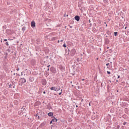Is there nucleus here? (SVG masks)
Listing matches in <instances>:
<instances>
[{
	"label": "nucleus",
	"mask_w": 129,
	"mask_h": 129,
	"mask_svg": "<svg viewBox=\"0 0 129 129\" xmlns=\"http://www.w3.org/2000/svg\"><path fill=\"white\" fill-rule=\"evenodd\" d=\"M107 35H109V34H110V33H109V32H107Z\"/></svg>",
	"instance_id": "43"
},
{
	"label": "nucleus",
	"mask_w": 129,
	"mask_h": 129,
	"mask_svg": "<svg viewBox=\"0 0 129 129\" xmlns=\"http://www.w3.org/2000/svg\"><path fill=\"white\" fill-rule=\"evenodd\" d=\"M120 76H118L117 79H118V78H120Z\"/></svg>",
	"instance_id": "40"
},
{
	"label": "nucleus",
	"mask_w": 129,
	"mask_h": 129,
	"mask_svg": "<svg viewBox=\"0 0 129 129\" xmlns=\"http://www.w3.org/2000/svg\"><path fill=\"white\" fill-rule=\"evenodd\" d=\"M59 95H61V94H62L61 92H60V93H58Z\"/></svg>",
	"instance_id": "34"
},
{
	"label": "nucleus",
	"mask_w": 129,
	"mask_h": 129,
	"mask_svg": "<svg viewBox=\"0 0 129 129\" xmlns=\"http://www.w3.org/2000/svg\"><path fill=\"white\" fill-rule=\"evenodd\" d=\"M3 28H5V26H3Z\"/></svg>",
	"instance_id": "64"
},
{
	"label": "nucleus",
	"mask_w": 129,
	"mask_h": 129,
	"mask_svg": "<svg viewBox=\"0 0 129 129\" xmlns=\"http://www.w3.org/2000/svg\"><path fill=\"white\" fill-rule=\"evenodd\" d=\"M8 41V39H4V42H7Z\"/></svg>",
	"instance_id": "36"
},
{
	"label": "nucleus",
	"mask_w": 129,
	"mask_h": 129,
	"mask_svg": "<svg viewBox=\"0 0 129 129\" xmlns=\"http://www.w3.org/2000/svg\"><path fill=\"white\" fill-rule=\"evenodd\" d=\"M38 119H40V116H38Z\"/></svg>",
	"instance_id": "45"
},
{
	"label": "nucleus",
	"mask_w": 129,
	"mask_h": 129,
	"mask_svg": "<svg viewBox=\"0 0 129 129\" xmlns=\"http://www.w3.org/2000/svg\"><path fill=\"white\" fill-rule=\"evenodd\" d=\"M7 51H8V52H9V53H10V52H11V49H7Z\"/></svg>",
	"instance_id": "31"
},
{
	"label": "nucleus",
	"mask_w": 129,
	"mask_h": 129,
	"mask_svg": "<svg viewBox=\"0 0 129 129\" xmlns=\"http://www.w3.org/2000/svg\"><path fill=\"white\" fill-rule=\"evenodd\" d=\"M75 20L77 21V22H79V21H80V17L78 15H76L75 17Z\"/></svg>",
	"instance_id": "6"
},
{
	"label": "nucleus",
	"mask_w": 129,
	"mask_h": 129,
	"mask_svg": "<svg viewBox=\"0 0 129 129\" xmlns=\"http://www.w3.org/2000/svg\"><path fill=\"white\" fill-rule=\"evenodd\" d=\"M107 74H108L109 75L111 74V73H110V72H109V71H107Z\"/></svg>",
	"instance_id": "27"
},
{
	"label": "nucleus",
	"mask_w": 129,
	"mask_h": 129,
	"mask_svg": "<svg viewBox=\"0 0 129 129\" xmlns=\"http://www.w3.org/2000/svg\"><path fill=\"white\" fill-rule=\"evenodd\" d=\"M41 83L42 85H44V86L46 85L47 84V80H46L45 79H43L41 80Z\"/></svg>",
	"instance_id": "4"
},
{
	"label": "nucleus",
	"mask_w": 129,
	"mask_h": 129,
	"mask_svg": "<svg viewBox=\"0 0 129 129\" xmlns=\"http://www.w3.org/2000/svg\"><path fill=\"white\" fill-rule=\"evenodd\" d=\"M31 26L32 28H35L36 27V23L34 21H32L31 23Z\"/></svg>",
	"instance_id": "5"
},
{
	"label": "nucleus",
	"mask_w": 129,
	"mask_h": 129,
	"mask_svg": "<svg viewBox=\"0 0 129 129\" xmlns=\"http://www.w3.org/2000/svg\"><path fill=\"white\" fill-rule=\"evenodd\" d=\"M19 85H22V84H20Z\"/></svg>",
	"instance_id": "62"
},
{
	"label": "nucleus",
	"mask_w": 129,
	"mask_h": 129,
	"mask_svg": "<svg viewBox=\"0 0 129 129\" xmlns=\"http://www.w3.org/2000/svg\"><path fill=\"white\" fill-rule=\"evenodd\" d=\"M120 126L119 125H117V126L116 127L115 129H119Z\"/></svg>",
	"instance_id": "23"
},
{
	"label": "nucleus",
	"mask_w": 129,
	"mask_h": 129,
	"mask_svg": "<svg viewBox=\"0 0 129 129\" xmlns=\"http://www.w3.org/2000/svg\"><path fill=\"white\" fill-rule=\"evenodd\" d=\"M54 95H56V94H54Z\"/></svg>",
	"instance_id": "60"
},
{
	"label": "nucleus",
	"mask_w": 129,
	"mask_h": 129,
	"mask_svg": "<svg viewBox=\"0 0 129 129\" xmlns=\"http://www.w3.org/2000/svg\"><path fill=\"white\" fill-rule=\"evenodd\" d=\"M60 42H63V40L61 39V40H60Z\"/></svg>",
	"instance_id": "52"
},
{
	"label": "nucleus",
	"mask_w": 129,
	"mask_h": 129,
	"mask_svg": "<svg viewBox=\"0 0 129 129\" xmlns=\"http://www.w3.org/2000/svg\"><path fill=\"white\" fill-rule=\"evenodd\" d=\"M46 124V121L43 122L39 126V128H42Z\"/></svg>",
	"instance_id": "8"
},
{
	"label": "nucleus",
	"mask_w": 129,
	"mask_h": 129,
	"mask_svg": "<svg viewBox=\"0 0 129 129\" xmlns=\"http://www.w3.org/2000/svg\"><path fill=\"white\" fill-rule=\"evenodd\" d=\"M60 92H61L62 93V91H63V90L62 89H61V90H60Z\"/></svg>",
	"instance_id": "51"
},
{
	"label": "nucleus",
	"mask_w": 129,
	"mask_h": 129,
	"mask_svg": "<svg viewBox=\"0 0 129 129\" xmlns=\"http://www.w3.org/2000/svg\"><path fill=\"white\" fill-rule=\"evenodd\" d=\"M75 53H76V50H75V49L74 48L72 49L71 51V56H72V57H73V56L75 55Z\"/></svg>",
	"instance_id": "1"
},
{
	"label": "nucleus",
	"mask_w": 129,
	"mask_h": 129,
	"mask_svg": "<svg viewBox=\"0 0 129 129\" xmlns=\"http://www.w3.org/2000/svg\"><path fill=\"white\" fill-rule=\"evenodd\" d=\"M126 123H127L126 122H124L123 123V124L124 125H125V124H126Z\"/></svg>",
	"instance_id": "30"
},
{
	"label": "nucleus",
	"mask_w": 129,
	"mask_h": 129,
	"mask_svg": "<svg viewBox=\"0 0 129 129\" xmlns=\"http://www.w3.org/2000/svg\"><path fill=\"white\" fill-rule=\"evenodd\" d=\"M60 89H61V88H60V87H57V88H55V91H59V90H60Z\"/></svg>",
	"instance_id": "16"
},
{
	"label": "nucleus",
	"mask_w": 129,
	"mask_h": 129,
	"mask_svg": "<svg viewBox=\"0 0 129 129\" xmlns=\"http://www.w3.org/2000/svg\"><path fill=\"white\" fill-rule=\"evenodd\" d=\"M34 80H35V78L33 77H30L29 78V81H30V82H33L34 81Z\"/></svg>",
	"instance_id": "10"
},
{
	"label": "nucleus",
	"mask_w": 129,
	"mask_h": 129,
	"mask_svg": "<svg viewBox=\"0 0 129 129\" xmlns=\"http://www.w3.org/2000/svg\"><path fill=\"white\" fill-rule=\"evenodd\" d=\"M116 81V82H118V80H117Z\"/></svg>",
	"instance_id": "59"
},
{
	"label": "nucleus",
	"mask_w": 129,
	"mask_h": 129,
	"mask_svg": "<svg viewBox=\"0 0 129 129\" xmlns=\"http://www.w3.org/2000/svg\"><path fill=\"white\" fill-rule=\"evenodd\" d=\"M35 116H36V117H37V116H38V114H36Z\"/></svg>",
	"instance_id": "46"
},
{
	"label": "nucleus",
	"mask_w": 129,
	"mask_h": 129,
	"mask_svg": "<svg viewBox=\"0 0 129 129\" xmlns=\"http://www.w3.org/2000/svg\"><path fill=\"white\" fill-rule=\"evenodd\" d=\"M105 43L106 45L108 44V43H109V40H108V39L106 38L105 40Z\"/></svg>",
	"instance_id": "13"
},
{
	"label": "nucleus",
	"mask_w": 129,
	"mask_h": 129,
	"mask_svg": "<svg viewBox=\"0 0 129 129\" xmlns=\"http://www.w3.org/2000/svg\"><path fill=\"white\" fill-rule=\"evenodd\" d=\"M7 5H11V3L8 2Z\"/></svg>",
	"instance_id": "37"
},
{
	"label": "nucleus",
	"mask_w": 129,
	"mask_h": 129,
	"mask_svg": "<svg viewBox=\"0 0 129 129\" xmlns=\"http://www.w3.org/2000/svg\"><path fill=\"white\" fill-rule=\"evenodd\" d=\"M70 24H71L72 25H73V24H74V21H73V20H71L70 21Z\"/></svg>",
	"instance_id": "20"
},
{
	"label": "nucleus",
	"mask_w": 129,
	"mask_h": 129,
	"mask_svg": "<svg viewBox=\"0 0 129 129\" xmlns=\"http://www.w3.org/2000/svg\"><path fill=\"white\" fill-rule=\"evenodd\" d=\"M114 35L115 37H116L117 36V32H114Z\"/></svg>",
	"instance_id": "22"
},
{
	"label": "nucleus",
	"mask_w": 129,
	"mask_h": 129,
	"mask_svg": "<svg viewBox=\"0 0 129 129\" xmlns=\"http://www.w3.org/2000/svg\"><path fill=\"white\" fill-rule=\"evenodd\" d=\"M62 46H63L64 48H66V44L64 43L63 44Z\"/></svg>",
	"instance_id": "25"
},
{
	"label": "nucleus",
	"mask_w": 129,
	"mask_h": 129,
	"mask_svg": "<svg viewBox=\"0 0 129 129\" xmlns=\"http://www.w3.org/2000/svg\"><path fill=\"white\" fill-rule=\"evenodd\" d=\"M23 112H24V111H23V109L19 110L18 111L19 115H23Z\"/></svg>",
	"instance_id": "9"
},
{
	"label": "nucleus",
	"mask_w": 129,
	"mask_h": 129,
	"mask_svg": "<svg viewBox=\"0 0 129 129\" xmlns=\"http://www.w3.org/2000/svg\"><path fill=\"white\" fill-rule=\"evenodd\" d=\"M69 26L70 27V28H73L72 26L69 25Z\"/></svg>",
	"instance_id": "44"
},
{
	"label": "nucleus",
	"mask_w": 129,
	"mask_h": 129,
	"mask_svg": "<svg viewBox=\"0 0 129 129\" xmlns=\"http://www.w3.org/2000/svg\"><path fill=\"white\" fill-rule=\"evenodd\" d=\"M126 109H127V108H125V110H126Z\"/></svg>",
	"instance_id": "58"
},
{
	"label": "nucleus",
	"mask_w": 129,
	"mask_h": 129,
	"mask_svg": "<svg viewBox=\"0 0 129 129\" xmlns=\"http://www.w3.org/2000/svg\"><path fill=\"white\" fill-rule=\"evenodd\" d=\"M108 65H109V63H108L106 64V66H108Z\"/></svg>",
	"instance_id": "32"
},
{
	"label": "nucleus",
	"mask_w": 129,
	"mask_h": 129,
	"mask_svg": "<svg viewBox=\"0 0 129 129\" xmlns=\"http://www.w3.org/2000/svg\"><path fill=\"white\" fill-rule=\"evenodd\" d=\"M45 75H46V76H49V72L45 71L44 73Z\"/></svg>",
	"instance_id": "18"
},
{
	"label": "nucleus",
	"mask_w": 129,
	"mask_h": 129,
	"mask_svg": "<svg viewBox=\"0 0 129 129\" xmlns=\"http://www.w3.org/2000/svg\"><path fill=\"white\" fill-rule=\"evenodd\" d=\"M126 104H125V103L124 104V107H125Z\"/></svg>",
	"instance_id": "42"
},
{
	"label": "nucleus",
	"mask_w": 129,
	"mask_h": 129,
	"mask_svg": "<svg viewBox=\"0 0 129 129\" xmlns=\"http://www.w3.org/2000/svg\"><path fill=\"white\" fill-rule=\"evenodd\" d=\"M51 66V65H48L47 66V68H49V67H50Z\"/></svg>",
	"instance_id": "39"
},
{
	"label": "nucleus",
	"mask_w": 129,
	"mask_h": 129,
	"mask_svg": "<svg viewBox=\"0 0 129 129\" xmlns=\"http://www.w3.org/2000/svg\"><path fill=\"white\" fill-rule=\"evenodd\" d=\"M95 114V112H93V115H94Z\"/></svg>",
	"instance_id": "50"
},
{
	"label": "nucleus",
	"mask_w": 129,
	"mask_h": 129,
	"mask_svg": "<svg viewBox=\"0 0 129 129\" xmlns=\"http://www.w3.org/2000/svg\"><path fill=\"white\" fill-rule=\"evenodd\" d=\"M60 70H61L62 71H64V70H65V68L64 67H61L60 68Z\"/></svg>",
	"instance_id": "19"
},
{
	"label": "nucleus",
	"mask_w": 129,
	"mask_h": 129,
	"mask_svg": "<svg viewBox=\"0 0 129 129\" xmlns=\"http://www.w3.org/2000/svg\"><path fill=\"white\" fill-rule=\"evenodd\" d=\"M58 43H60V40H58Z\"/></svg>",
	"instance_id": "54"
},
{
	"label": "nucleus",
	"mask_w": 129,
	"mask_h": 129,
	"mask_svg": "<svg viewBox=\"0 0 129 129\" xmlns=\"http://www.w3.org/2000/svg\"><path fill=\"white\" fill-rule=\"evenodd\" d=\"M50 90H54V91H56V87H51Z\"/></svg>",
	"instance_id": "17"
},
{
	"label": "nucleus",
	"mask_w": 129,
	"mask_h": 129,
	"mask_svg": "<svg viewBox=\"0 0 129 129\" xmlns=\"http://www.w3.org/2000/svg\"><path fill=\"white\" fill-rule=\"evenodd\" d=\"M53 122H52V121L51 120V121H50V124H52V123Z\"/></svg>",
	"instance_id": "38"
},
{
	"label": "nucleus",
	"mask_w": 129,
	"mask_h": 129,
	"mask_svg": "<svg viewBox=\"0 0 129 129\" xmlns=\"http://www.w3.org/2000/svg\"><path fill=\"white\" fill-rule=\"evenodd\" d=\"M54 118L52 119L51 120V121H52V122H57L58 119H57V118H56L55 117H54Z\"/></svg>",
	"instance_id": "12"
},
{
	"label": "nucleus",
	"mask_w": 129,
	"mask_h": 129,
	"mask_svg": "<svg viewBox=\"0 0 129 129\" xmlns=\"http://www.w3.org/2000/svg\"><path fill=\"white\" fill-rule=\"evenodd\" d=\"M90 25L91 26H92V24H91V23Z\"/></svg>",
	"instance_id": "55"
},
{
	"label": "nucleus",
	"mask_w": 129,
	"mask_h": 129,
	"mask_svg": "<svg viewBox=\"0 0 129 129\" xmlns=\"http://www.w3.org/2000/svg\"><path fill=\"white\" fill-rule=\"evenodd\" d=\"M5 45H6L7 46H9V42H6L5 43Z\"/></svg>",
	"instance_id": "26"
},
{
	"label": "nucleus",
	"mask_w": 129,
	"mask_h": 129,
	"mask_svg": "<svg viewBox=\"0 0 129 129\" xmlns=\"http://www.w3.org/2000/svg\"><path fill=\"white\" fill-rule=\"evenodd\" d=\"M53 113L52 112H49L48 113V116H53Z\"/></svg>",
	"instance_id": "15"
},
{
	"label": "nucleus",
	"mask_w": 129,
	"mask_h": 129,
	"mask_svg": "<svg viewBox=\"0 0 129 129\" xmlns=\"http://www.w3.org/2000/svg\"><path fill=\"white\" fill-rule=\"evenodd\" d=\"M103 2L105 4H106V3H107V2H108V0H103Z\"/></svg>",
	"instance_id": "24"
},
{
	"label": "nucleus",
	"mask_w": 129,
	"mask_h": 129,
	"mask_svg": "<svg viewBox=\"0 0 129 129\" xmlns=\"http://www.w3.org/2000/svg\"><path fill=\"white\" fill-rule=\"evenodd\" d=\"M41 39H37L36 40V43L38 44V45H40V44H41Z\"/></svg>",
	"instance_id": "11"
},
{
	"label": "nucleus",
	"mask_w": 129,
	"mask_h": 129,
	"mask_svg": "<svg viewBox=\"0 0 129 129\" xmlns=\"http://www.w3.org/2000/svg\"><path fill=\"white\" fill-rule=\"evenodd\" d=\"M46 58H48V56H46Z\"/></svg>",
	"instance_id": "63"
},
{
	"label": "nucleus",
	"mask_w": 129,
	"mask_h": 129,
	"mask_svg": "<svg viewBox=\"0 0 129 129\" xmlns=\"http://www.w3.org/2000/svg\"><path fill=\"white\" fill-rule=\"evenodd\" d=\"M124 118H125V119L126 118V115L124 114Z\"/></svg>",
	"instance_id": "28"
},
{
	"label": "nucleus",
	"mask_w": 129,
	"mask_h": 129,
	"mask_svg": "<svg viewBox=\"0 0 129 129\" xmlns=\"http://www.w3.org/2000/svg\"><path fill=\"white\" fill-rule=\"evenodd\" d=\"M16 70H17V71H19V70H20V68H17Z\"/></svg>",
	"instance_id": "33"
},
{
	"label": "nucleus",
	"mask_w": 129,
	"mask_h": 129,
	"mask_svg": "<svg viewBox=\"0 0 129 129\" xmlns=\"http://www.w3.org/2000/svg\"><path fill=\"white\" fill-rule=\"evenodd\" d=\"M50 71L52 73H54V74H55V73H56V72H57V71L56 70V69H55V68L54 67H52L50 69Z\"/></svg>",
	"instance_id": "2"
},
{
	"label": "nucleus",
	"mask_w": 129,
	"mask_h": 129,
	"mask_svg": "<svg viewBox=\"0 0 129 129\" xmlns=\"http://www.w3.org/2000/svg\"><path fill=\"white\" fill-rule=\"evenodd\" d=\"M107 49H109V47H107Z\"/></svg>",
	"instance_id": "57"
},
{
	"label": "nucleus",
	"mask_w": 129,
	"mask_h": 129,
	"mask_svg": "<svg viewBox=\"0 0 129 129\" xmlns=\"http://www.w3.org/2000/svg\"><path fill=\"white\" fill-rule=\"evenodd\" d=\"M77 62H79V58H77Z\"/></svg>",
	"instance_id": "35"
},
{
	"label": "nucleus",
	"mask_w": 129,
	"mask_h": 129,
	"mask_svg": "<svg viewBox=\"0 0 129 129\" xmlns=\"http://www.w3.org/2000/svg\"><path fill=\"white\" fill-rule=\"evenodd\" d=\"M76 107H78V105H76Z\"/></svg>",
	"instance_id": "53"
},
{
	"label": "nucleus",
	"mask_w": 129,
	"mask_h": 129,
	"mask_svg": "<svg viewBox=\"0 0 129 129\" xmlns=\"http://www.w3.org/2000/svg\"><path fill=\"white\" fill-rule=\"evenodd\" d=\"M22 31H23V32H24L25 31H26V27H23L22 28Z\"/></svg>",
	"instance_id": "21"
},
{
	"label": "nucleus",
	"mask_w": 129,
	"mask_h": 129,
	"mask_svg": "<svg viewBox=\"0 0 129 129\" xmlns=\"http://www.w3.org/2000/svg\"><path fill=\"white\" fill-rule=\"evenodd\" d=\"M16 87V85H11L10 84L9 85V88H15V87Z\"/></svg>",
	"instance_id": "14"
},
{
	"label": "nucleus",
	"mask_w": 129,
	"mask_h": 129,
	"mask_svg": "<svg viewBox=\"0 0 129 129\" xmlns=\"http://www.w3.org/2000/svg\"><path fill=\"white\" fill-rule=\"evenodd\" d=\"M64 17H68V14L66 15V14H64Z\"/></svg>",
	"instance_id": "29"
},
{
	"label": "nucleus",
	"mask_w": 129,
	"mask_h": 129,
	"mask_svg": "<svg viewBox=\"0 0 129 129\" xmlns=\"http://www.w3.org/2000/svg\"><path fill=\"white\" fill-rule=\"evenodd\" d=\"M43 93H44V94H46V92L45 91H44Z\"/></svg>",
	"instance_id": "41"
},
{
	"label": "nucleus",
	"mask_w": 129,
	"mask_h": 129,
	"mask_svg": "<svg viewBox=\"0 0 129 129\" xmlns=\"http://www.w3.org/2000/svg\"><path fill=\"white\" fill-rule=\"evenodd\" d=\"M20 82H21V83H23V84L26 83V79L23 78H21L20 79Z\"/></svg>",
	"instance_id": "7"
},
{
	"label": "nucleus",
	"mask_w": 129,
	"mask_h": 129,
	"mask_svg": "<svg viewBox=\"0 0 129 129\" xmlns=\"http://www.w3.org/2000/svg\"><path fill=\"white\" fill-rule=\"evenodd\" d=\"M89 106H91V105H90V103H89Z\"/></svg>",
	"instance_id": "56"
},
{
	"label": "nucleus",
	"mask_w": 129,
	"mask_h": 129,
	"mask_svg": "<svg viewBox=\"0 0 129 129\" xmlns=\"http://www.w3.org/2000/svg\"><path fill=\"white\" fill-rule=\"evenodd\" d=\"M127 28V26H126L125 27V30H126V28Z\"/></svg>",
	"instance_id": "49"
},
{
	"label": "nucleus",
	"mask_w": 129,
	"mask_h": 129,
	"mask_svg": "<svg viewBox=\"0 0 129 129\" xmlns=\"http://www.w3.org/2000/svg\"><path fill=\"white\" fill-rule=\"evenodd\" d=\"M71 83L72 84V81L71 82Z\"/></svg>",
	"instance_id": "61"
},
{
	"label": "nucleus",
	"mask_w": 129,
	"mask_h": 129,
	"mask_svg": "<svg viewBox=\"0 0 129 129\" xmlns=\"http://www.w3.org/2000/svg\"><path fill=\"white\" fill-rule=\"evenodd\" d=\"M49 70H50V69L48 68L47 69V71H49Z\"/></svg>",
	"instance_id": "48"
},
{
	"label": "nucleus",
	"mask_w": 129,
	"mask_h": 129,
	"mask_svg": "<svg viewBox=\"0 0 129 129\" xmlns=\"http://www.w3.org/2000/svg\"><path fill=\"white\" fill-rule=\"evenodd\" d=\"M89 23H91V21H90V19L89 20Z\"/></svg>",
	"instance_id": "47"
},
{
	"label": "nucleus",
	"mask_w": 129,
	"mask_h": 129,
	"mask_svg": "<svg viewBox=\"0 0 129 129\" xmlns=\"http://www.w3.org/2000/svg\"><path fill=\"white\" fill-rule=\"evenodd\" d=\"M21 109H23L24 112L22 113V116L23 117H24V116H27V113H26V108H24V107H23Z\"/></svg>",
	"instance_id": "3"
}]
</instances>
